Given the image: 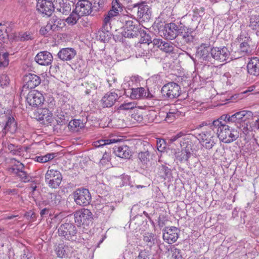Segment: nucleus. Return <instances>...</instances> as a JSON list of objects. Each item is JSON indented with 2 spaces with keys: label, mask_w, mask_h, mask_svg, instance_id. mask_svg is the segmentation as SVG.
Listing matches in <instances>:
<instances>
[{
  "label": "nucleus",
  "mask_w": 259,
  "mask_h": 259,
  "mask_svg": "<svg viewBox=\"0 0 259 259\" xmlns=\"http://www.w3.org/2000/svg\"><path fill=\"white\" fill-rule=\"evenodd\" d=\"M238 48L239 43L235 42L231 44L230 51H229V53L228 54L231 60H236L241 57Z\"/></svg>",
  "instance_id": "obj_29"
},
{
  "label": "nucleus",
  "mask_w": 259,
  "mask_h": 259,
  "mask_svg": "<svg viewBox=\"0 0 259 259\" xmlns=\"http://www.w3.org/2000/svg\"><path fill=\"white\" fill-rule=\"evenodd\" d=\"M10 79L8 76L5 74L0 75V85L2 87L7 86L9 84Z\"/></svg>",
  "instance_id": "obj_57"
},
{
  "label": "nucleus",
  "mask_w": 259,
  "mask_h": 259,
  "mask_svg": "<svg viewBox=\"0 0 259 259\" xmlns=\"http://www.w3.org/2000/svg\"><path fill=\"white\" fill-rule=\"evenodd\" d=\"M212 130L210 127L209 129L206 130L205 131L202 132L200 134H199V140L200 142H204L205 141L211 139L212 136Z\"/></svg>",
  "instance_id": "obj_40"
},
{
  "label": "nucleus",
  "mask_w": 259,
  "mask_h": 259,
  "mask_svg": "<svg viewBox=\"0 0 259 259\" xmlns=\"http://www.w3.org/2000/svg\"><path fill=\"white\" fill-rule=\"evenodd\" d=\"M249 27L253 30L259 29V16L252 15L250 18Z\"/></svg>",
  "instance_id": "obj_45"
},
{
  "label": "nucleus",
  "mask_w": 259,
  "mask_h": 259,
  "mask_svg": "<svg viewBox=\"0 0 259 259\" xmlns=\"http://www.w3.org/2000/svg\"><path fill=\"white\" fill-rule=\"evenodd\" d=\"M62 180L61 172L57 170L48 169L45 175V182L52 188H58Z\"/></svg>",
  "instance_id": "obj_6"
},
{
  "label": "nucleus",
  "mask_w": 259,
  "mask_h": 259,
  "mask_svg": "<svg viewBox=\"0 0 259 259\" xmlns=\"http://www.w3.org/2000/svg\"><path fill=\"white\" fill-rule=\"evenodd\" d=\"M110 159L109 153L105 152L101 159L100 163L102 165L105 164L107 162H108Z\"/></svg>",
  "instance_id": "obj_63"
},
{
  "label": "nucleus",
  "mask_w": 259,
  "mask_h": 259,
  "mask_svg": "<svg viewBox=\"0 0 259 259\" xmlns=\"http://www.w3.org/2000/svg\"><path fill=\"white\" fill-rule=\"evenodd\" d=\"M210 55L212 58L223 62L226 60L227 48H213L211 49Z\"/></svg>",
  "instance_id": "obj_21"
},
{
  "label": "nucleus",
  "mask_w": 259,
  "mask_h": 259,
  "mask_svg": "<svg viewBox=\"0 0 259 259\" xmlns=\"http://www.w3.org/2000/svg\"><path fill=\"white\" fill-rule=\"evenodd\" d=\"M17 129V122L14 117L12 115H8L7 117V121L3 129V133L6 134L8 132L11 134L15 133Z\"/></svg>",
  "instance_id": "obj_25"
},
{
  "label": "nucleus",
  "mask_w": 259,
  "mask_h": 259,
  "mask_svg": "<svg viewBox=\"0 0 259 259\" xmlns=\"http://www.w3.org/2000/svg\"><path fill=\"white\" fill-rule=\"evenodd\" d=\"M75 203L80 206H87L91 200V195L88 189L78 188L73 193Z\"/></svg>",
  "instance_id": "obj_7"
},
{
  "label": "nucleus",
  "mask_w": 259,
  "mask_h": 259,
  "mask_svg": "<svg viewBox=\"0 0 259 259\" xmlns=\"http://www.w3.org/2000/svg\"><path fill=\"white\" fill-rule=\"evenodd\" d=\"M68 128L72 132H78L79 129L84 127V124L80 120L73 119L71 120L68 124Z\"/></svg>",
  "instance_id": "obj_32"
},
{
  "label": "nucleus",
  "mask_w": 259,
  "mask_h": 259,
  "mask_svg": "<svg viewBox=\"0 0 259 259\" xmlns=\"http://www.w3.org/2000/svg\"><path fill=\"white\" fill-rule=\"evenodd\" d=\"M182 112L177 109L171 108L167 113L165 120L168 122H172L176 118L179 117Z\"/></svg>",
  "instance_id": "obj_33"
},
{
  "label": "nucleus",
  "mask_w": 259,
  "mask_h": 259,
  "mask_svg": "<svg viewBox=\"0 0 259 259\" xmlns=\"http://www.w3.org/2000/svg\"><path fill=\"white\" fill-rule=\"evenodd\" d=\"M141 41L142 43L150 44L152 43V40L149 34H147L144 31L141 33Z\"/></svg>",
  "instance_id": "obj_54"
},
{
  "label": "nucleus",
  "mask_w": 259,
  "mask_h": 259,
  "mask_svg": "<svg viewBox=\"0 0 259 259\" xmlns=\"http://www.w3.org/2000/svg\"><path fill=\"white\" fill-rule=\"evenodd\" d=\"M171 170L167 166L161 165L158 167V175L162 179H165L170 174Z\"/></svg>",
  "instance_id": "obj_37"
},
{
  "label": "nucleus",
  "mask_w": 259,
  "mask_h": 259,
  "mask_svg": "<svg viewBox=\"0 0 259 259\" xmlns=\"http://www.w3.org/2000/svg\"><path fill=\"white\" fill-rule=\"evenodd\" d=\"M248 123H249L248 121H247V122L243 121V122H242V123H241L240 124H239V125H237L238 128H241L242 132L245 135H247L249 133V128L248 127Z\"/></svg>",
  "instance_id": "obj_56"
},
{
  "label": "nucleus",
  "mask_w": 259,
  "mask_h": 259,
  "mask_svg": "<svg viewBox=\"0 0 259 259\" xmlns=\"http://www.w3.org/2000/svg\"><path fill=\"white\" fill-rule=\"evenodd\" d=\"M8 36L7 26L0 23V39H4Z\"/></svg>",
  "instance_id": "obj_55"
},
{
  "label": "nucleus",
  "mask_w": 259,
  "mask_h": 259,
  "mask_svg": "<svg viewBox=\"0 0 259 259\" xmlns=\"http://www.w3.org/2000/svg\"><path fill=\"white\" fill-rule=\"evenodd\" d=\"M115 18L109 16L107 13L104 15L103 19V29L106 32H109L111 29V22Z\"/></svg>",
  "instance_id": "obj_36"
},
{
  "label": "nucleus",
  "mask_w": 259,
  "mask_h": 259,
  "mask_svg": "<svg viewBox=\"0 0 259 259\" xmlns=\"http://www.w3.org/2000/svg\"><path fill=\"white\" fill-rule=\"evenodd\" d=\"M247 68L250 75H259V57L251 58L247 64Z\"/></svg>",
  "instance_id": "obj_24"
},
{
  "label": "nucleus",
  "mask_w": 259,
  "mask_h": 259,
  "mask_svg": "<svg viewBox=\"0 0 259 259\" xmlns=\"http://www.w3.org/2000/svg\"><path fill=\"white\" fill-rule=\"evenodd\" d=\"M230 126L228 125V131H230V134L229 135L230 139L228 140V143L235 141L239 137V132L237 130L230 129Z\"/></svg>",
  "instance_id": "obj_52"
},
{
  "label": "nucleus",
  "mask_w": 259,
  "mask_h": 259,
  "mask_svg": "<svg viewBox=\"0 0 259 259\" xmlns=\"http://www.w3.org/2000/svg\"><path fill=\"white\" fill-rule=\"evenodd\" d=\"M76 55V51L71 48H65L61 49L57 56L61 60L68 61L71 60Z\"/></svg>",
  "instance_id": "obj_20"
},
{
  "label": "nucleus",
  "mask_w": 259,
  "mask_h": 259,
  "mask_svg": "<svg viewBox=\"0 0 259 259\" xmlns=\"http://www.w3.org/2000/svg\"><path fill=\"white\" fill-rule=\"evenodd\" d=\"M242 98L241 94H235L234 95H232L230 98H228V104L231 102H236L238 100L241 99Z\"/></svg>",
  "instance_id": "obj_59"
},
{
  "label": "nucleus",
  "mask_w": 259,
  "mask_h": 259,
  "mask_svg": "<svg viewBox=\"0 0 259 259\" xmlns=\"http://www.w3.org/2000/svg\"><path fill=\"white\" fill-rule=\"evenodd\" d=\"M58 22H61V19L58 18L56 16H54L51 18L48 22L50 25H52V31L59 30L62 28L61 26L58 25Z\"/></svg>",
  "instance_id": "obj_44"
},
{
  "label": "nucleus",
  "mask_w": 259,
  "mask_h": 259,
  "mask_svg": "<svg viewBox=\"0 0 259 259\" xmlns=\"http://www.w3.org/2000/svg\"><path fill=\"white\" fill-rule=\"evenodd\" d=\"M18 37L21 41L32 40L34 38L33 34L29 31L21 32L19 33Z\"/></svg>",
  "instance_id": "obj_43"
},
{
  "label": "nucleus",
  "mask_w": 259,
  "mask_h": 259,
  "mask_svg": "<svg viewBox=\"0 0 259 259\" xmlns=\"http://www.w3.org/2000/svg\"><path fill=\"white\" fill-rule=\"evenodd\" d=\"M180 26L175 23H169L160 26L159 33L160 36L166 39L173 40L180 34L181 32Z\"/></svg>",
  "instance_id": "obj_3"
},
{
  "label": "nucleus",
  "mask_w": 259,
  "mask_h": 259,
  "mask_svg": "<svg viewBox=\"0 0 259 259\" xmlns=\"http://www.w3.org/2000/svg\"><path fill=\"white\" fill-rule=\"evenodd\" d=\"M118 99V96L115 92H108L102 98L101 102L102 106L105 107H111Z\"/></svg>",
  "instance_id": "obj_23"
},
{
  "label": "nucleus",
  "mask_w": 259,
  "mask_h": 259,
  "mask_svg": "<svg viewBox=\"0 0 259 259\" xmlns=\"http://www.w3.org/2000/svg\"><path fill=\"white\" fill-rule=\"evenodd\" d=\"M37 10L44 15L50 16L55 10L54 1L38 0L36 5Z\"/></svg>",
  "instance_id": "obj_11"
},
{
  "label": "nucleus",
  "mask_w": 259,
  "mask_h": 259,
  "mask_svg": "<svg viewBox=\"0 0 259 259\" xmlns=\"http://www.w3.org/2000/svg\"><path fill=\"white\" fill-rule=\"evenodd\" d=\"M180 232L175 227H165L163 230V238L168 244H172L178 239Z\"/></svg>",
  "instance_id": "obj_12"
},
{
  "label": "nucleus",
  "mask_w": 259,
  "mask_h": 259,
  "mask_svg": "<svg viewBox=\"0 0 259 259\" xmlns=\"http://www.w3.org/2000/svg\"><path fill=\"white\" fill-rule=\"evenodd\" d=\"M180 28L182 30H181L182 32H180V35L182 36V39H183L187 35H189L190 34H192L193 32L194 31V29L192 28H187L185 26H180Z\"/></svg>",
  "instance_id": "obj_50"
},
{
  "label": "nucleus",
  "mask_w": 259,
  "mask_h": 259,
  "mask_svg": "<svg viewBox=\"0 0 259 259\" xmlns=\"http://www.w3.org/2000/svg\"><path fill=\"white\" fill-rule=\"evenodd\" d=\"M137 259H156L154 255L151 253L149 250L144 249L141 250Z\"/></svg>",
  "instance_id": "obj_42"
},
{
  "label": "nucleus",
  "mask_w": 259,
  "mask_h": 259,
  "mask_svg": "<svg viewBox=\"0 0 259 259\" xmlns=\"http://www.w3.org/2000/svg\"><path fill=\"white\" fill-rule=\"evenodd\" d=\"M155 235L151 233H145L143 235V240L148 246H151L155 243Z\"/></svg>",
  "instance_id": "obj_41"
},
{
  "label": "nucleus",
  "mask_w": 259,
  "mask_h": 259,
  "mask_svg": "<svg viewBox=\"0 0 259 259\" xmlns=\"http://www.w3.org/2000/svg\"><path fill=\"white\" fill-rule=\"evenodd\" d=\"M144 146L146 147L144 148L143 150L139 152L138 158L142 163L146 164L150 161V154L149 148H151V147L149 143H147Z\"/></svg>",
  "instance_id": "obj_28"
},
{
  "label": "nucleus",
  "mask_w": 259,
  "mask_h": 259,
  "mask_svg": "<svg viewBox=\"0 0 259 259\" xmlns=\"http://www.w3.org/2000/svg\"><path fill=\"white\" fill-rule=\"evenodd\" d=\"M118 141V140L115 139H106L99 141V146H103L104 145H109L112 143H115Z\"/></svg>",
  "instance_id": "obj_58"
},
{
  "label": "nucleus",
  "mask_w": 259,
  "mask_h": 259,
  "mask_svg": "<svg viewBox=\"0 0 259 259\" xmlns=\"http://www.w3.org/2000/svg\"><path fill=\"white\" fill-rule=\"evenodd\" d=\"M52 25H50L49 23L43 27H41L39 30L40 34L44 36H48L51 35V32L52 31Z\"/></svg>",
  "instance_id": "obj_51"
},
{
  "label": "nucleus",
  "mask_w": 259,
  "mask_h": 259,
  "mask_svg": "<svg viewBox=\"0 0 259 259\" xmlns=\"http://www.w3.org/2000/svg\"><path fill=\"white\" fill-rule=\"evenodd\" d=\"M23 89H34L41 82L40 78L34 74H26L23 77Z\"/></svg>",
  "instance_id": "obj_15"
},
{
  "label": "nucleus",
  "mask_w": 259,
  "mask_h": 259,
  "mask_svg": "<svg viewBox=\"0 0 259 259\" xmlns=\"http://www.w3.org/2000/svg\"><path fill=\"white\" fill-rule=\"evenodd\" d=\"M58 232L59 236L66 240L74 241L76 239L77 231L73 224L70 223L62 224L58 229Z\"/></svg>",
  "instance_id": "obj_4"
},
{
  "label": "nucleus",
  "mask_w": 259,
  "mask_h": 259,
  "mask_svg": "<svg viewBox=\"0 0 259 259\" xmlns=\"http://www.w3.org/2000/svg\"><path fill=\"white\" fill-rule=\"evenodd\" d=\"M54 6L58 12L68 15L71 11V6L67 0H54Z\"/></svg>",
  "instance_id": "obj_22"
},
{
  "label": "nucleus",
  "mask_w": 259,
  "mask_h": 259,
  "mask_svg": "<svg viewBox=\"0 0 259 259\" xmlns=\"http://www.w3.org/2000/svg\"><path fill=\"white\" fill-rule=\"evenodd\" d=\"M227 114H223L219 118L213 121L212 125L218 127L217 134L221 142L227 143Z\"/></svg>",
  "instance_id": "obj_8"
},
{
  "label": "nucleus",
  "mask_w": 259,
  "mask_h": 259,
  "mask_svg": "<svg viewBox=\"0 0 259 259\" xmlns=\"http://www.w3.org/2000/svg\"><path fill=\"white\" fill-rule=\"evenodd\" d=\"M174 48L171 42L164 41L160 50L165 53H171L174 51Z\"/></svg>",
  "instance_id": "obj_47"
},
{
  "label": "nucleus",
  "mask_w": 259,
  "mask_h": 259,
  "mask_svg": "<svg viewBox=\"0 0 259 259\" xmlns=\"http://www.w3.org/2000/svg\"><path fill=\"white\" fill-rule=\"evenodd\" d=\"M230 113H228V123L235 122L237 125L242 122L246 121L249 116L252 115V112L249 111H240L230 115Z\"/></svg>",
  "instance_id": "obj_10"
},
{
  "label": "nucleus",
  "mask_w": 259,
  "mask_h": 259,
  "mask_svg": "<svg viewBox=\"0 0 259 259\" xmlns=\"http://www.w3.org/2000/svg\"><path fill=\"white\" fill-rule=\"evenodd\" d=\"M190 137V135H185L183 132H180L169 139V144L178 142L181 147H184L186 148L182 150L180 154L177 156V159L181 162L187 161L191 155V153L189 151V146L191 147L192 144Z\"/></svg>",
  "instance_id": "obj_1"
},
{
  "label": "nucleus",
  "mask_w": 259,
  "mask_h": 259,
  "mask_svg": "<svg viewBox=\"0 0 259 259\" xmlns=\"http://www.w3.org/2000/svg\"><path fill=\"white\" fill-rule=\"evenodd\" d=\"M131 97L132 99H138L140 98L153 99L154 95L151 94L149 90L140 87L132 89L131 94Z\"/></svg>",
  "instance_id": "obj_19"
},
{
  "label": "nucleus",
  "mask_w": 259,
  "mask_h": 259,
  "mask_svg": "<svg viewBox=\"0 0 259 259\" xmlns=\"http://www.w3.org/2000/svg\"><path fill=\"white\" fill-rule=\"evenodd\" d=\"M139 27H135V28H132L131 29H127L126 30H123L122 32V35L124 37L127 38H134L137 37L139 35Z\"/></svg>",
  "instance_id": "obj_35"
},
{
  "label": "nucleus",
  "mask_w": 259,
  "mask_h": 259,
  "mask_svg": "<svg viewBox=\"0 0 259 259\" xmlns=\"http://www.w3.org/2000/svg\"><path fill=\"white\" fill-rule=\"evenodd\" d=\"M55 251L58 257L60 258L66 257L68 255L69 247L63 244H59L56 247Z\"/></svg>",
  "instance_id": "obj_30"
},
{
  "label": "nucleus",
  "mask_w": 259,
  "mask_h": 259,
  "mask_svg": "<svg viewBox=\"0 0 259 259\" xmlns=\"http://www.w3.org/2000/svg\"><path fill=\"white\" fill-rule=\"evenodd\" d=\"M239 48L241 56L242 55H248L255 50V46L250 37H245V39L239 44Z\"/></svg>",
  "instance_id": "obj_18"
},
{
  "label": "nucleus",
  "mask_w": 259,
  "mask_h": 259,
  "mask_svg": "<svg viewBox=\"0 0 259 259\" xmlns=\"http://www.w3.org/2000/svg\"><path fill=\"white\" fill-rule=\"evenodd\" d=\"M194 40V36L192 34L187 35L184 38L182 39L183 43L185 44L193 42Z\"/></svg>",
  "instance_id": "obj_62"
},
{
  "label": "nucleus",
  "mask_w": 259,
  "mask_h": 259,
  "mask_svg": "<svg viewBox=\"0 0 259 259\" xmlns=\"http://www.w3.org/2000/svg\"><path fill=\"white\" fill-rule=\"evenodd\" d=\"M94 5L92 6V10L95 11L103 10L105 8V2L104 0H94Z\"/></svg>",
  "instance_id": "obj_46"
},
{
  "label": "nucleus",
  "mask_w": 259,
  "mask_h": 259,
  "mask_svg": "<svg viewBox=\"0 0 259 259\" xmlns=\"http://www.w3.org/2000/svg\"><path fill=\"white\" fill-rule=\"evenodd\" d=\"M111 4V9L118 12V13L122 11L123 6L119 0H113Z\"/></svg>",
  "instance_id": "obj_49"
},
{
  "label": "nucleus",
  "mask_w": 259,
  "mask_h": 259,
  "mask_svg": "<svg viewBox=\"0 0 259 259\" xmlns=\"http://www.w3.org/2000/svg\"><path fill=\"white\" fill-rule=\"evenodd\" d=\"M9 53H5L0 55V67H6L9 65Z\"/></svg>",
  "instance_id": "obj_48"
},
{
  "label": "nucleus",
  "mask_w": 259,
  "mask_h": 259,
  "mask_svg": "<svg viewBox=\"0 0 259 259\" xmlns=\"http://www.w3.org/2000/svg\"><path fill=\"white\" fill-rule=\"evenodd\" d=\"M156 146L159 152H163L166 148V143L164 139H157Z\"/></svg>",
  "instance_id": "obj_53"
},
{
  "label": "nucleus",
  "mask_w": 259,
  "mask_h": 259,
  "mask_svg": "<svg viewBox=\"0 0 259 259\" xmlns=\"http://www.w3.org/2000/svg\"><path fill=\"white\" fill-rule=\"evenodd\" d=\"M24 166L20 163L16 165V167L12 168L13 172L16 174L24 182H27L30 181L29 177L27 175L26 172L24 171L23 169Z\"/></svg>",
  "instance_id": "obj_27"
},
{
  "label": "nucleus",
  "mask_w": 259,
  "mask_h": 259,
  "mask_svg": "<svg viewBox=\"0 0 259 259\" xmlns=\"http://www.w3.org/2000/svg\"><path fill=\"white\" fill-rule=\"evenodd\" d=\"M53 57L51 53L48 51H41L35 57V61L39 65L49 66L53 62Z\"/></svg>",
  "instance_id": "obj_16"
},
{
  "label": "nucleus",
  "mask_w": 259,
  "mask_h": 259,
  "mask_svg": "<svg viewBox=\"0 0 259 259\" xmlns=\"http://www.w3.org/2000/svg\"><path fill=\"white\" fill-rule=\"evenodd\" d=\"M172 257L174 259H182L181 250L175 248L172 250Z\"/></svg>",
  "instance_id": "obj_60"
},
{
  "label": "nucleus",
  "mask_w": 259,
  "mask_h": 259,
  "mask_svg": "<svg viewBox=\"0 0 259 259\" xmlns=\"http://www.w3.org/2000/svg\"><path fill=\"white\" fill-rule=\"evenodd\" d=\"M161 93L164 98L171 100L177 98L180 95L181 90L178 83L170 82L162 87Z\"/></svg>",
  "instance_id": "obj_5"
},
{
  "label": "nucleus",
  "mask_w": 259,
  "mask_h": 259,
  "mask_svg": "<svg viewBox=\"0 0 259 259\" xmlns=\"http://www.w3.org/2000/svg\"><path fill=\"white\" fill-rule=\"evenodd\" d=\"M26 100L30 106L38 108L44 104L45 98L40 92L33 90L28 94Z\"/></svg>",
  "instance_id": "obj_9"
},
{
  "label": "nucleus",
  "mask_w": 259,
  "mask_h": 259,
  "mask_svg": "<svg viewBox=\"0 0 259 259\" xmlns=\"http://www.w3.org/2000/svg\"><path fill=\"white\" fill-rule=\"evenodd\" d=\"M120 21L123 23L122 28L123 30L135 28V27H139V26L134 23V22L130 20L127 17L123 16L120 18Z\"/></svg>",
  "instance_id": "obj_31"
},
{
  "label": "nucleus",
  "mask_w": 259,
  "mask_h": 259,
  "mask_svg": "<svg viewBox=\"0 0 259 259\" xmlns=\"http://www.w3.org/2000/svg\"><path fill=\"white\" fill-rule=\"evenodd\" d=\"M7 148L9 153L13 155H20L23 152L22 147L20 145L10 143L8 144Z\"/></svg>",
  "instance_id": "obj_34"
},
{
  "label": "nucleus",
  "mask_w": 259,
  "mask_h": 259,
  "mask_svg": "<svg viewBox=\"0 0 259 259\" xmlns=\"http://www.w3.org/2000/svg\"><path fill=\"white\" fill-rule=\"evenodd\" d=\"M134 106L132 103H127L125 104H121L119 108L120 110H129L134 108Z\"/></svg>",
  "instance_id": "obj_61"
},
{
  "label": "nucleus",
  "mask_w": 259,
  "mask_h": 259,
  "mask_svg": "<svg viewBox=\"0 0 259 259\" xmlns=\"http://www.w3.org/2000/svg\"><path fill=\"white\" fill-rule=\"evenodd\" d=\"M56 154L54 153H49L44 156H37L34 158L36 161L40 163H45L53 159L56 157Z\"/></svg>",
  "instance_id": "obj_38"
},
{
  "label": "nucleus",
  "mask_w": 259,
  "mask_h": 259,
  "mask_svg": "<svg viewBox=\"0 0 259 259\" xmlns=\"http://www.w3.org/2000/svg\"><path fill=\"white\" fill-rule=\"evenodd\" d=\"M81 17L78 13L75 12V9L71 13L70 16L66 19V22L69 25H74Z\"/></svg>",
  "instance_id": "obj_39"
},
{
  "label": "nucleus",
  "mask_w": 259,
  "mask_h": 259,
  "mask_svg": "<svg viewBox=\"0 0 259 259\" xmlns=\"http://www.w3.org/2000/svg\"><path fill=\"white\" fill-rule=\"evenodd\" d=\"M163 41H164L161 39L154 38L153 40H152V43L153 44V46H156L160 49L161 46L162 45Z\"/></svg>",
  "instance_id": "obj_64"
},
{
  "label": "nucleus",
  "mask_w": 259,
  "mask_h": 259,
  "mask_svg": "<svg viewBox=\"0 0 259 259\" xmlns=\"http://www.w3.org/2000/svg\"><path fill=\"white\" fill-rule=\"evenodd\" d=\"M113 149L114 152L118 157L122 158H127L130 156L131 151L129 147L126 145L115 146Z\"/></svg>",
  "instance_id": "obj_26"
},
{
  "label": "nucleus",
  "mask_w": 259,
  "mask_h": 259,
  "mask_svg": "<svg viewBox=\"0 0 259 259\" xmlns=\"http://www.w3.org/2000/svg\"><path fill=\"white\" fill-rule=\"evenodd\" d=\"M74 218L75 222L78 226H80L87 221H91L93 219V215L90 210L82 208L74 213Z\"/></svg>",
  "instance_id": "obj_13"
},
{
  "label": "nucleus",
  "mask_w": 259,
  "mask_h": 259,
  "mask_svg": "<svg viewBox=\"0 0 259 259\" xmlns=\"http://www.w3.org/2000/svg\"><path fill=\"white\" fill-rule=\"evenodd\" d=\"M128 10L133 13L132 16H136L138 19L142 21H148L151 16L150 9L146 3L142 2L129 6Z\"/></svg>",
  "instance_id": "obj_2"
},
{
  "label": "nucleus",
  "mask_w": 259,
  "mask_h": 259,
  "mask_svg": "<svg viewBox=\"0 0 259 259\" xmlns=\"http://www.w3.org/2000/svg\"><path fill=\"white\" fill-rule=\"evenodd\" d=\"M210 44L209 42L203 43L197 49L196 56L202 60L209 61L211 56L210 54Z\"/></svg>",
  "instance_id": "obj_17"
},
{
  "label": "nucleus",
  "mask_w": 259,
  "mask_h": 259,
  "mask_svg": "<svg viewBox=\"0 0 259 259\" xmlns=\"http://www.w3.org/2000/svg\"><path fill=\"white\" fill-rule=\"evenodd\" d=\"M92 4L88 0H80L75 5V12L81 16L89 15L92 10Z\"/></svg>",
  "instance_id": "obj_14"
}]
</instances>
